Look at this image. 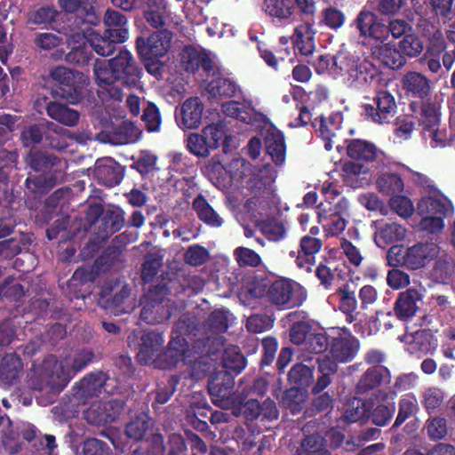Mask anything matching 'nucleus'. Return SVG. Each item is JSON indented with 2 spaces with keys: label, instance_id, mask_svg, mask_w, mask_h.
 Instances as JSON below:
<instances>
[{
  "label": "nucleus",
  "instance_id": "1",
  "mask_svg": "<svg viewBox=\"0 0 455 455\" xmlns=\"http://www.w3.org/2000/svg\"><path fill=\"white\" fill-rule=\"evenodd\" d=\"M94 359L95 354L91 348L76 350L70 364L64 361H59L54 355H48L40 365L39 376L50 392L57 394L61 392L71 379L92 363Z\"/></svg>",
  "mask_w": 455,
  "mask_h": 455
},
{
  "label": "nucleus",
  "instance_id": "2",
  "mask_svg": "<svg viewBox=\"0 0 455 455\" xmlns=\"http://www.w3.org/2000/svg\"><path fill=\"white\" fill-rule=\"evenodd\" d=\"M93 73L95 79L103 84L120 82L123 86L136 87L140 83L142 68L129 51L123 50L108 62L96 59Z\"/></svg>",
  "mask_w": 455,
  "mask_h": 455
},
{
  "label": "nucleus",
  "instance_id": "3",
  "mask_svg": "<svg viewBox=\"0 0 455 455\" xmlns=\"http://www.w3.org/2000/svg\"><path fill=\"white\" fill-rule=\"evenodd\" d=\"M50 77L53 81L51 94L53 98L77 104L84 98L87 76L83 72L62 66L52 68Z\"/></svg>",
  "mask_w": 455,
  "mask_h": 455
},
{
  "label": "nucleus",
  "instance_id": "4",
  "mask_svg": "<svg viewBox=\"0 0 455 455\" xmlns=\"http://www.w3.org/2000/svg\"><path fill=\"white\" fill-rule=\"evenodd\" d=\"M307 298V290L291 279L275 280L268 285L267 301L279 310L300 307Z\"/></svg>",
  "mask_w": 455,
  "mask_h": 455
},
{
  "label": "nucleus",
  "instance_id": "5",
  "mask_svg": "<svg viewBox=\"0 0 455 455\" xmlns=\"http://www.w3.org/2000/svg\"><path fill=\"white\" fill-rule=\"evenodd\" d=\"M397 103L395 96L387 90L376 92L371 103L362 105L363 119L379 125L392 122L397 113Z\"/></svg>",
  "mask_w": 455,
  "mask_h": 455
},
{
  "label": "nucleus",
  "instance_id": "6",
  "mask_svg": "<svg viewBox=\"0 0 455 455\" xmlns=\"http://www.w3.org/2000/svg\"><path fill=\"white\" fill-rule=\"evenodd\" d=\"M235 416H243L244 423L249 427L254 422H259L265 428L267 423L276 420L279 417L277 406L270 398H267L263 403L257 399H249L245 402L240 401L239 404L233 409Z\"/></svg>",
  "mask_w": 455,
  "mask_h": 455
},
{
  "label": "nucleus",
  "instance_id": "7",
  "mask_svg": "<svg viewBox=\"0 0 455 455\" xmlns=\"http://www.w3.org/2000/svg\"><path fill=\"white\" fill-rule=\"evenodd\" d=\"M172 33L168 29H161L151 34L148 37L136 38L138 55L146 61L157 60L164 57L171 48Z\"/></svg>",
  "mask_w": 455,
  "mask_h": 455
},
{
  "label": "nucleus",
  "instance_id": "8",
  "mask_svg": "<svg viewBox=\"0 0 455 455\" xmlns=\"http://www.w3.org/2000/svg\"><path fill=\"white\" fill-rule=\"evenodd\" d=\"M124 406L125 403L121 399L94 403L84 411V419L94 426L112 423L119 418Z\"/></svg>",
  "mask_w": 455,
  "mask_h": 455
},
{
  "label": "nucleus",
  "instance_id": "9",
  "mask_svg": "<svg viewBox=\"0 0 455 455\" xmlns=\"http://www.w3.org/2000/svg\"><path fill=\"white\" fill-rule=\"evenodd\" d=\"M359 340L349 331L337 330L332 331L330 354L339 363L351 362L359 350Z\"/></svg>",
  "mask_w": 455,
  "mask_h": 455
},
{
  "label": "nucleus",
  "instance_id": "10",
  "mask_svg": "<svg viewBox=\"0 0 455 455\" xmlns=\"http://www.w3.org/2000/svg\"><path fill=\"white\" fill-rule=\"evenodd\" d=\"M410 108L415 115L421 135L441 125V107L437 102L430 100L411 101Z\"/></svg>",
  "mask_w": 455,
  "mask_h": 455
},
{
  "label": "nucleus",
  "instance_id": "11",
  "mask_svg": "<svg viewBox=\"0 0 455 455\" xmlns=\"http://www.w3.org/2000/svg\"><path fill=\"white\" fill-rule=\"evenodd\" d=\"M422 294L414 288L398 293L393 306V314L403 323L411 322L419 310Z\"/></svg>",
  "mask_w": 455,
  "mask_h": 455
},
{
  "label": "nucleus",
  "instance_id": "12",
  "mask_svg": "<svg viewBox=\"0 0 455 455\" xmlns=\"http://www.w3.org/2000/svg\"><path fill=\"white\" fill-rule=\"evenodd\" d=\"M108 379V375L102 371L86 374L73 387L74 398L79 403H85L87 400L101 393Z\"/></svg>",
  "mask_w": 455,
  "mask_h": 455
},
{
  "label": "nucleus",
  "instance_id": "13",
  "mask_svg": "<svg viewBox=\"0 0 455 455\" xmlns=\"http://www.w3.org/2000/svg\"><path fill=\"white\" fill-rule=\"evenodd\" d=\"M354 23L361 36L381 43L386 40V24L374 12L361 11Z\"/></svg>",
  "mask_w": 455,
  "mask_h": 455
},
{
  "label": "nucleus",
  "instance_id": "14",
  "mask_svg": "<svg viewBox=\"0 0 455 455\" xmlns=\"http://www.w3.org/2000/svg\"><path fill=\"white\" fill-rule=\"evenodd\" d=\"M188 350V342L185 337L177 335L172 337L164 351L161 350L160 355L155 360V366L162 370L172 369L184 361L185 354Z\"/></svg>",
  "mask_w": 455,
  "mask_h": 455
},
{
  "label": "nucleus",
  "instance_id": "15",
  "mask_svg": "<svg viewBox=\"0 0 455 455\" xmlns=\"http://www.w3.org/2000/svg\"><path fill=\"white\" fill-rule=\"evenodd\" d=\"M439 253V247L434 243H417L405 249V267L419 269L433 260Z\"/></svg>",
  "mask_w": 455,
  "mask_h": 455
},
{
  "label": "nucleus",
  "instance_id": "16",
  "mask_svg": "<svg viewBox=\"0 0 455 455\" xmlns=\"http://www.w3.org/2000/svg\"><path fill=\"white\" fill-rule=\"evenodd\" d=\"M338 299L339 309L346 315L347 321H355L360 314L357 293L353 283L346 282L331 295Z\"/></svg>",
  "mask_w": 455,
  "mask_h": 455
},
{
  "label": "nucleus",
  "instance_id": "17",
  "mask_svg": "<svg viewBox=\"0 0 455 455\" xmlns=\"http://www.w3.org/2000/svg\"><path fill=\"white\" fill-rule=\"evenodd\" d=\"M93 174L100 184L112 188L122 181L124 168L113 158L107 157L96 161Z\"/></svg>",
  "mask_w": 455,
  "mask_h": 455
},
{
  "label": "nucleus",
  "instance_id": "18",
  "mask_svg": "<svg viewBox=\"0 0 455 455\" xmlns=\"http://www.w3.org/2000/svg\"><path fill=\"white\" fill-rule=\"evenodd\" d=\"M68 47L70 51L65 55L67 63L84 68L92 60L93 55L84 36L75 32L67 39Z\"/></svg>",
  "mask_w": 455,
  "mask_h": 455
},
{
  "label": "nucleus",
  "instance_id": "19",
  "mask_svg": "<svg viewBox=\"0 0 455 455\" xmlns=\"http://www.w3.org/2000/svg\"><path fill=\"white\" fill-rule=\"evenodd\" d=\"M340 70L346 72L352 83L358 85L370 84L380 76L379 68L367 60L360 62L349 60L345 67L340 66Z\"/></svg>",
  "mask_w": 455,
  "mask_h": 455
},
{
  "label": "nucleus",
  "instance_id": "20",
  "mask_svg": "<svg viewBox=\"0 0 455 455\" xmlns=\"http://www.w3.org/2000/svg\"><path fill=\"white\" fill-rule=\"evenodd\" d=\"M438 347V339L429 329L419 330L406 344V351L417 358L433 355Z\"/></svg>",
  "mask_w": 455,
  "mask_h": 455
},
{
  "label": "nucleus",
  "instance_id": "21",
  "mask_svg": "<svg viewBox=\"0 0 455 455\" xmlns=\"http://www.w3.org/2000/svg\"><path fill=\"white\" fill-rule=\"evenodd\" d=\"M275 180V172L273 167L267 164L253 171L246 182V188L251 195L261 197L265 194H270Z\"/></svg>",
  "mask_w": 455,
  "mask_h": 455
},
{
  "label": "nucleus",
  "instance_id": "22",
  "mask_svg": "<svg viewBox=\"0 0 455 455\" xmlns=\"http://www.w3.org/2000/svg\"><path fill=\"white\" fill-rule=\"evenodd\" d=\"M164 338L161 332L156 331H148L145 332L140 339L137 360L144 365L154 363L160 355L164 345Z\"/></svg>",
  "mask_w": 455,
  "mask_h": 455
},
{
  "label": "nucleus",
  "instance_id": "23",
  "mask_svg": "<svg viewBox=\"0 0 455 455\" xmlns=\"http://www.w3.org/2000/svg\"><path fill=\"white\" fill-rule=\"evenodd\" d=\"M199 280L196 276H192L188 279L184 278V284L180 283L178 280H170L167 283H158L152 286L145 297V301L163 305V302L167 295L174 294L177 296L180 292H185L187 288L191 283H196Z\"/></svg>",
  "mask_w": 455,
  "mask_h": 455
},
{
  "label": "nucleus",
  "instance_id": "24",
  "mask_svg": "<svg viewBox=\"0 0 455 455\" xmlns=\"http://www.w3.org/2000/svg\"><path fill=\"white\" fill-rule=\"evenodd\" d=\"M181 64L185 71L195 74L200 68L210 73L213 68V62L204 51H198L192 45H187L180 54Z\"/></svg>",
  "mask_w": 455,
  "mask_h": 455
},
{
  "label": "nucleus",
  "instance_id": "25",
  "mask_svg": "<svg viewBox=\"0 0 455 455\" xmlns=\"http://www.w3.org/2000/svg\"><path fill=\"white\" fill-rule=\"evenodd\" d=\"M204 104L198 97L187 99L180 107L179 126L183 130L196 129L202 122Z\"/></svg>",
  "mask_w": 455,
  "mask_h": 455
},
{
  "label": "nucleus",
  "instance_id": "26",
  "mask_svg": "<svg viewBox=\"0 0 455 455\" xmlns=\"http://www.w3.org/2000/svg\"><path fill=\"white\" fill-rule=\"evenodd\" d=\"M315 29L310 22H303L295 27L291 36L294 51L303 56L313 54L315 49Z\"/></svg>",
  "mask_w": 455,
  "mask_h": 455
},
{
  "label": "nucleus",
  "instance_id": "27",
  "mask_svg": "<svg viewBox=\"0 0 455 455\" xmlns=\"http://www.w3.org/2000/svg\"><path fill=\"white\" fill-rule=\"evenodd\" d=\"M389 370L381 365L370 367L360 378L356 384L355 390L359 395H363L371 390L379 387L382 384L390 382Z\"/></svg>",
  "mask_w": 455,
  "mask_h": 455
},
{
  "label": "nucleus",
  "instance_id": "28",
  "mask_svg": "<svg viewBox=\"0 0 455 455\" xmlns=\"http://www.w3.org/2000/svg\"><path fill=\"white\" fill-rule=\"evenodd\" d=\"M343 116L341 113H331L328 117L320 116L312 121V126L320 132L324 140V148L330 151L332 148L331 139L335 132L341 128Z\"/></svg>",
  "mask_w": 455,
  "mask_h": 455
},
{
  "label": "nucleus",
  "instance_id": "29",
  "mask_svg": "<svg viewBox=\"0 0 455 455\" xmlns=\"http://www.w3.org/2000/svg\"><path fill=\"white\" fill-rule=\"evenodd\" d=\"M345 142L349 158L363 164L372 163L377 159L379 149L374 143L361 139L347 140Z\"/></svg>",
  "mask_w": 455,
  "mask_h": 455
},
{
  "label": "nucleus",
  "instance_id": "30",
  "mask_svg": "<svg viewBox=\"0 0 455 455\" xmlns=\"http://www.w3.org/2000/svg\"><path fill=\"white\" fill-rule=\"evenodd\" d=\"M124 225V212L119 208L106 209L101 221L96 228L99 238L108 239L113 234L120 231Z\"/></svg>",
  "mask_w": 455,
  "mask_h": 455
},
{
  "label": "nucleus",
  "instance_id": "31",
  "mask_svg": "<svg viewBox=\"0 0 455 455\" xmlns=\"http://www.w3.org/2000/svg\"><path fill=\"white\" fill-rule=\"evenodd\" d=\"M403 86L407 95L419 98L420 101L430 100L429 80L419 72H408L403 78Z\"/></svg>",
  "mask_w": 455,
  "mask_h": 455
},
{
  "label": "nucleus",
  "instance_id": "32",
  "mask_svg": "<svg viewBox=\"0 0 455 455\" xmlns=\"http://www.w3.org/2000/svg\"><path fill=\"white\" fill-rule=\"evenodd\" d=\"M23 369L21 359L14 353L5 355L0 361V386L9 387L19 379Z\"/></svg>",
  "mask_w": 455,
  "mask_h": 455
},
{
  "label": "nucleus",
  "instance_id": "33",
  "mask_svg": "<svg viewBox=\"0 0 455 455\" xmlns=\"http://www.w3.org/2000/svg\"><path fill=\"white\" fill-rule=\"evenodd\" d=\"M372 55L376 57L385 67L396 70L406 64V58L399 49L391 44H383L372 47Z\"/></svg>",
  "mask_w": 455,
  "mask_h": 455
},
{
  "label": "nucleus",
  "instance_id": "34",
  "mask_svg": "<svg viewBox=\"0 0 455 455\" xmlns=\"http://www.w3.org/2000/svg\"><path fill=\"white\" fill-rule=\"evenodd\" d=\"M235 387V376L225 371L216 372L208 380V392L210 395L221 400L228 398Z\"/></svg>",
  "mask_w": 455,
  "mask_h": 455
},
{
  "label": "nucleus",
  "instance_id": "35",
  "mask_svg": "<svg viewBox=\"0 0 455 455\" xmlns=\"http://www.w3.org/2000/svg\"><path fill=\"white\" fill-rule=\"evenodd\" d=\"M47 116L66 126L74 127L78 124L80 114L67 105L51 100L45 107Z\"/></svg>",
  "mask_w": 455,
  "mask_h": 455
},
{
  "label": "nucleus",
  "instance_id": "36",
  "mask_svg": "<svg viewBox=\"0 0 455 455\" xmlns=\"http://www.w3.org/2000/svg\"><path fill=\"white\" fill-rule=\"evenodd\" d=\"M418 213L446 218L452 211V204L446 197L435 198L427 196L418 203Z\"/></svg>",
  "mask_w": 455,
  "mask_h": 455
},
{
  "label": "nucleus",
  "instance_id": "37",
  "mask_svg": "<svg viewBox=\"0 0 455 455\" xmlns=\"http://www.w3.org/2000/svg\"><path fill=\"white\" fill-rule=\"evenodd\" d=\"M192 208L196 212L198 219L205 225L212 228L222 226V218L214 211L202 194L197 195L193 200Z\"/></svg>",
  "mask_w": 455,
  "mask_h": 455
},
{
  "label": "nucleus",
  "instance_id": "38",
  "mask_svg": "<svg viewBox=\"0 0 455 455\" xmlns=\"http://www.w3.org/2000/svg\"><path fill=\"white\" fill-rule=\"evenodd\" d=\"M267 153L275 165H282L285 161L286 145L283 133L280 131L268 132L265 138Z\"/></svg>",
  "mask_w": 455,
  "mask_h": 455
},
{
  "label": "nucleus",
  "instance_id": "39",
  "mask_svg": "<svg viewBox=\"0 0 455 455\" xmlns=\"http://www.w3.org/2000/svg\"><path fill=\"white\" fill-rule=\"evenodd\" d=\"M58 16L59 12L53 5L44 4L35 7L28 12L27 23L40 28H46L56 21Z\"/></svg>",
  "mask_w": 455,
  "mask_h": 455
},
{
  "label": "nucleus",
  "instance_id": "40",
  "mask_svg": "<svg viewBox=\"0 0 455 455\" xmlns=\"http://www.w3.org/2000/svg\"><path fill=\"white\" fill-rule=\"evenodd\" d=\"M153 426L154 421L148 413L140 412L127 423L125 427V434L127 437L137 442L142 441Z\"/></svg>",
  "mask_w": 455,
  "mask_h": 455
},
{
  "label": "nucleus",
  "instance_id": "41",
  "mask_svg": "<svg viewBox=\"0 0 455 455\" xmlns=\"http://www.w3.org/2000/svg\"><path fill=\"white\" fill-rule=\"evenodd\" d=\"M28 166L35 172H48L57 165L59 158L37 149H31L25 158Z\"/></svg>",
  "mask_w": 455,
  "mask_h": 455
},
{
  "label": "nucleus",
  "instance_id": "42",
  "mask_svg": "<svg viewBox=\"0 0 455 455\" xmlns=\"http://www.w3.org/2000/svg\"><path fill=\"white\" fill-rule=\"evenodd\" d=\"M262 10L269 17L285 21L292 16L294 4L291 0H264Z\"/></svg>",
  "mask_w": 455,
  "mask_h": 455
},
{
  "label": "nucleus",
  "instance_id": "43",
  "mask_svg": "<svg viewBox=\"0 0 455 455\" xmlns=\"http://www.w3.org/2000/svg\"><path fill=\"white\" fill-rule=\"evenodd\" d=\"M206 90L212 99H229L235 96L238 85L229 78L217 77L208 84Z\"/></svg>",
  "mask_w": 455,
  "mask_h": 455
},
{
  "label": "nucleus",
  "instance_id": "44",
  "mask_svg": "<svg viewBox=\"0 0 455 455\" xmlns=\"http://www.w3.org/2000/svg\"><path fill=\"white\" fill-rule=\"evenodd\" d=\"M374 403L371 399L354 398L348 403L345 411L344 417L348 422H357L370 419V412L372 410Z\"/></svg>",
  "mask_w": 455,
  "mask_h": 455
},
{
  "label": "nucleus",
  "instance_id": "45",
  "mask_svg": "<svg viewBox=\"0 0 455 455\" xmlns=\"http://www.w3.org/2000/svg\"><path fill=\"white\" fill-rule=\"evenodd\" d=\"M109 141L115 145H125L137 140L138 130L135 125L127 121L113 127L108 134Z\"/></svg>",
  "mask_w": 455,
  "mask_h": 455
},
{
  "label": "nucleus",
  "instance_id": "46",
  "mask_svg": "<svg viewBox=\"0 0 455 455\" xmlns=\"http://www.w3.org/2000/svg\"><path fill=\"white\" fill-rule=\"evenodd\" d=\"M246 363V358L237 347H230L224 350L222 366L225 371L236 376L245 368Z\"/></svg>",
  "mask_w": 455,
  "mask_h": 455
},
{
  "label": "nucleus",
  "instance_id": "47",
  "mask_svg": "<svg viewBox=\"0 0 455 455\" xmlns=\"http://www.w3.org/2000/svg\"><path fill=\"white\" fill-rule=\"evenodd\" d=\"M18 158V151L12 144V134H10V131L5 132L0 128V164L14 166Z\"/></svg>",
  "mask_w": 455,
  "mask_h": 455
},
{
  "label": "nucleus",
  "instance_id": "48",
  "mask_svg": "<svg viewBox=\"0 0 455 455\" xmlns=\"http://www.w3.org/2000/svg\"><path fill=\"white\" fill-rule=\"evenodd\" d=\"M325 440L319 434L306 435L293 455H326Z\"/></svg>",
  "mask_w": 455,
  "mask_h": 455
},
{
  "label": "nucleus",
  "instance_id": "49",
  "mask_svg": "<svg viewBox=\"0 0 455 455\" xmlns=\"http://www.w3.org/2000/svg\"><path fill=\"white\" fill-rule=\"evenodd\" d=\"M377 188L381 194L393 196L403 191V180L398 173H382L376 181Z\"/></svg>",
  "mask_w": 455,
  "mask_h": 455
},
{
  "label": "nucleus",
  "instance_id": "50",
  "mask_svg": "<svg viewBox=\"0 0 455 455\" xmlns=\"http://www.w3.org/2000/svg\"><path fill=\"white\" fill-rule=\"evenodd\" d=\"M169 310L160 304H154L145 301L140 311V319L148 324L163 323L170 317Z\"/></svg>",
  "mask_w": 455,
  "mask_h": 455
},
{
  "label": "nucleus",
  "instance_id": "51",
  "mask_svg": "<svg viewBox=\"0 0 455 455\" xmlns=\"http://www.w3.org/2000/svg\"><path fill=\"white\" fill-rule=\"evenodd\" d=\"M313 370L302 363H297L289 371L288 380L293 387L305 389L313 382Z\"/></svg>",
  "mask_w": 455,
  "mask_h": 455
},
{
  "label": "nucleus",
  "instance_id": "52",
  "mask_svg": "<svg viewBox=\"0 0 455 455\" xmlns=\"http://www.w3.org/2000/svg\"><path fill=\"white\" fill-rule=\"evenodd\" d=\"M102 272L99 267H96V263L93 262L92 266L79 267L73 274L72 277L68 282V288H76L87 283H93L100 276Z\"/></svg>",
  "mask_w": 455,
  "mask_h": 455
},
{
  "label": "nucleus",
  "instance_id": "53",
  "mask_svg": "<svg viewBox=\"0 0 455 455\" xmlns=\"http://www.w3.org/2000/svg\"><path fill=\"white\" fill-rule=\"evenodd\" d=\"M398 47L405 58H416L423 52L424 43L417 34L411 32L399 41Z\"/></svg>",
  "mask_w": 455,
  "mask_h": 455
},
{
  "label": "nucleus",
  "instance_id": "54",
  "mask_svg": "<svg viewBox=\"0 0 455 455\" xmlns=\"http://www.w3.org/2000/svg\"><path fill=\"white\" fill-rule=\"evenodd\" d=\"M26 189L34 198L47 194L54 186L52 178L44 175L28 176L25 180Z\"/></svg>",
  "mask_w": 455,
  "mask_h": 455
},
{
  "label": "nucleus",
  "instance_id": "55",
  "mask_svg": "<svg viewBox=\"0 0 455 455\" xmlns=\"http://www.w3.org/2000/svg\"><path fill=\"white\" fill-rule=\"evenodd\" d=\"M338 271L339 267L335 262L326 261L319 263L315 268V274L320 281V284L325 290H331ZM338 275L339 276V274H338Z\"/></svg>",
  "mask_w": 455,
  "mask_h": 455
},
{
  "label": "nucleus",
  "instance_id": "56",
  "mask_svg": "<svg viewBox=\"0 0 455 455\" xmlns=\"http://www.w3.org/2000/svg\"><path fill=\"white\" fill-rule=\"evenodd\" d=\"M304 403V395L298 387L287 389L281 400L283 407L290 411L292 415L298 414L302 411Z\"/></svg>",
  "mask_w": 455,
  "mask_h": 455
},
{
  "label": "nucleus",
  "instance_id": "57",
  "mask_svg": "<svg viewBox=\"0 0 455 455\" xmlns=\"http://www.w3.org/2000/svg\"><path fill=\"white\" fill-rule=\"evenodd\" d=\"M233 255L240 267H258L262 263L259 254L248 247H236L234 250Z\"/></svg>",
  "mask_w": 455,
  "mask_h": 455
},
{
  "label": "nucleus",
  "instance_id": "58",
  "mask_svg": "<svg viewBox=\"0 0 455 455\" xmlns=\"http://www.w3.org/2000/svg\"><path fill=\"white\" fill-rule=\"evenodd\" d=\"M25 294V288L17 278L9 276L0 285V299L6 298L10 301L17 302Z\"/></svg>",
  "mask_w": 455,
  "mask_h": 455
},
{
  "label": "nucleus",
  "instance_id": "59",
  "mask_svg": "<svg viewBox=\"0 0 455 455\" xmlns=\"http://www.w3.org/2000/svg\"><path fill=\"white\" fill-rule=\"evenodd\" d=\"M398 406V414L393 424V428L400 427L416 412L418 410V402L414 395H405L400 399Z\"/></svg>",
  "mask_w": 455,
  "mask_h": 455
},
{
  "label": "nucleus",
  "instance_id": "60",
  "mask_svg": "<svg viewBox=\"0 0 455 455\" xmlns=\"http://www.w3.org/2000/svg\"><path fill=\"white\" fill-rule=\"evenodd\" d=\"M88 42L91 48L100 56H109L116 50V45L109 41L104 32L102 34L95 31L92 32L89 35Z\"/></svg>",
  "mask_w": 455,
  "mask_h": 455
},
{
  "label": "nucleus",
  "instance_id": "61",
  "mask_svg": "<svg viewBox=\"0 0 455 455\" xmlns=\"http://www.w3.org/2000/svg\"><path fill=\"white\" fill-rule=\"evenodd\" d=\"M444 392L436 387L427 388L422 395V405L428 414L434 413L444 401Z\"/></svg>",
  "mask_w": 455,
  "mask_h": 455
},
{
  "label": "nucleus",
  "instance_id": "62",
  "mask_svg": "<svg viewBox=\"0 0 455 455\" xmlns=\"http://www.w3.org/2000/svg\"><path fill=\"white\" fill-rule=\"evenodd\" d=\"M141 120L148 132H159L162 124V118L159 108L155 103H147V106L143 109Z\"/></svg>",
  "mask_w": 455,
  "mask_h": 455
},
{
  "label": "nucleus",
  "instance_id": "63",
  "mask_svg": "<svg viewBox=\"0 0 455 455\" xmlns=\"http://www.w3.org/2000/svg\"><path fill=\"white\" fill-rule=\"evenodd\" d=\"M345 21V13L336 7L329 6L322 11L320 25H323L333 30H338L344 25Z\"/></svg>",
  "mask_w": 455,
  "mask_h": 455
},
{
  "label": "nucleus",
  "instance_id": "64",
  "mask_svg": "<svg viewBox=\"0 0 455 455\" xmlns=\"http://www.w3.org/2000/svg\"><path fill=\"white\" fill-rule=\"evenodd\" d=\"M446 49L447 44L443 35L439 30H436L429 36L423 56L441 59L442 54Z\"/></svg>",
  "mask_w": 455,
  "mask_h": 455
}]
</instances>
